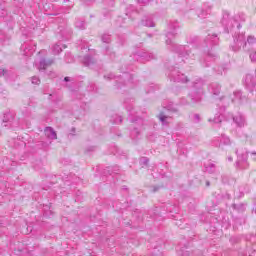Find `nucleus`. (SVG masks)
Instances as JSON below:
<instances>
[{"label":"nucleus","instance_id":"nucleus-1","mask_svg":"<svg viewBox=\"0 0 256 256\" xmlns=\"http://www.w3.org/2000/svg\"><path fill=\"white\" fill-rule=\"evenodd\" d=\"M245 21H247V18L243 13L231 16L228 11H224L221 19V25L225 33H240Z\"/></svg>","mask_w":256,"mask_h":256},{"label":"nucleus","instance_id":"nucleus-2","mask_svg":"<svg viewBox=\"0 0 256 256\" xmlns=\"http://www.w3.org/2000/svg\"><path fill=\"white\" fill-rule=\"evenodd\" d=\"M234 44L231 46L232 51L237 53V51H241V47L245 49L247 45H255L256 44V37L253 35L247 36V41H245V34L243 33H236L233 35Z\"/></svg>","mask_w":256,"mask_h":256},{"label":"nucleus","instance_id":"nucleus-3","mask_svg":"<svg viewBox=\"0 0 256 256\" xmlns=\"http://www.w3.org/2000/svg\"><path fill=\"white\" fill-rule=\"evenodd\" d=\"M175 39L174 33H168L166 34V45L168 46V49L171 51H174V53H178L180 57H189V46H179L177 45L173 40Z\"/></svg>","mask_w":256,"mask_h":256},{"label":"nucleus","instance_id":"nucleus-4","mask_svg":"<svg viewBox=\"0 0 256 256\" xmlns=\"http://www.w3.org/2000/svg\"><path fill=\"white\" fill-rule=\"evenodd\" d=\"M218 101V105L220 107H227V105H229L230 102L235 103L236 105H243L244 103H247V97L243 96V92L236 91L233 93V98L222 96L218 99Z\"/></svg>","mask_w":256,"mask_h":256},{"label":"nucleus","instance_id":"nucleus-5","mask_svg":"<svg viewBox=\"0 0 256 256\" xmlns=\"http://www.w3.org/2000/svg\"><path fill=\"white\" fill-rule=\"evenodd\" d=\"M203 93V80H198L194 83L193 88L188 95L190 103H201V101H203Z\"/></svg>","mask_w":256,"mask_h":256},{"label":"nucleus","instance_id":"nucleus-6","mask_svg":"<svg viewBox=\"0 0 256 256\" xmlns=\"http://www.w3.org/2000/svg\"><path fill=\"white\" fill-rule=\"evenodd\" d=\"M236 155H238V159L236 161V169H239L240 171L249 169V162H247V152L239 154V151L236 150Z\"/></svg>","mask_w":256,"mask_h":256},{"label":"nucleus","instance_id":"nucleus-7","mask_svg":"<svg viewBox=\"0 0 256 256\" xmlns=\"http://www.w3.org/2000/svg\"><path fill=\"white\" fill-rule=\"evenodd\" d=\"M169 77L171 81H174V83H187L188 81L187 76H185V74H181L177 69L171 70Z\"/></svg>","mask_w":256,"mask_h":256},{"label":"nucleus","instance_id":"nucleus-8","mask_svg":"<svg viewBox=\"0 0 256 256\" xmlns=\"http://www.w3.org/2000/svg\"><path fill=\"white\" fill-rule=\"evenodd\" d=\"M244 85L250 93H256V79L253 77V75H246Z\"/></svg>","mask_w":256,"mask_h":256},{"label":"nucleus","instance_id":"nucleus-9","mask_svg":"<svg viewBox=\"0 0 256 256\" xmlns=\"http://www.w3.org/2000/svg\"><path fill=\"white\" fill-rule=\"evenodd\" d=\"M213 9V4L206 2L202 5L200 12L198 13V17L200 19H206L207 15H211V11Z\"/></svg>","mask_w":256,"mask_h":256},{"label":"nucleus","instance_id":"nucleus-10","mask_svg":"<svg viewBox=\"0 0 256 256\" xmlns=\"http://www.w3.org/2000/svg\"><path fill=\"white\" fill-rule=\"evenodd\" d=\"M233 121L235 122L237 127H245V125H247L245 116H243V114L241 113H238L236 116H233Z\"/></svg>","mask_w":256,"mask_h":256},{"label":"nucleus","instance_id":"nucleus-11","mask_svg":"<svg viewBox=\"0 0 256 256\" xmlns=\"http://www.w3.org/2000/svg\"><path fill=\"white\" fill-rule=\"evenodd\" d=\"M125 15H126V17H128V19H133V17H135V15H139V10H137V8H135V6L129 5L126 8Z\"/></svg>","mask_w":256,"mask_h":256},{"label":"nucleus","instance_id":"nucleus-12","mask_svg":"<svg viewBox=\"0 0 256 256\" xmlns=\"http://www.w3.org/2000/svg\"><path fill=\"white\" fill-rule=\"evenodd\" d=\"M209 91L214 97H217V95L221 93V85H219L217 82H214L209 86Z\"/></svg>","mask_w":256,"mask_h":256},{"label":"nucleus","instance_id":"nucleus-13","mask_svg":"<svg viewBox=\"0 0 256 256\" xmlns=\"http://www.w3.org/2000/svg\"><path fill=\"white\" fill-rule=\"evenodd\" d=\"M168 29H170L172 33H177V31H181V24H179L177 20L170 21L168 23Z\"/></svg>","mask_w":256,"mask_h":256},{"label":"nucleus","instance_id":"nucleus-14","mask_svg":"<svg viewBox=\"0 0 256 256\" xmlns=\"http://www.w3.org/2000/svg\"><path fill=\"white\" fill-rule=\"evenodd\" d=\"M50 65H53V59H49V60L42 59L40 60L38 71H45V69H47V67H50Z\"/></svg>","mask_w":256,"mask_h":256},{"label":"nucleus","instance_id":"nucleus-15","mask_svg":"<svg viewBox=\"0 0 256 256\" xmlns=\"http://www.w3.org/2000/svg\"><path fill=\"white\" fill-rule=\"evenodd\" d=\"M44 133L47 137V139H57V132H55V130L52 127H46L44 130Z\"/></svg>","mask_w":256,"mask_h":256},{"label":"nucleus","instance_id":"nucleus-16","mask_svg":"<svg viewBox=\"0 0 256 256\" xmlns=\"http://www.w3.org/2000/svg\"><path fill=\"white\" fill-rule=\"evenodd\" d=\"M208 45H217L219 38H217V34H209L206 38Z\"/></svg>","mask_w":256,"mask_h":256},{"label":"nucleus","instance_id":"nucleus-17","mask_svg":"<svg viewBox=\"0 0 256 256\" xmlns=\"http://www.w3.org/2000/svg\"><path fill=\"white\" fill-rule=\"evenodd\" d=\"M206 173L213 174L217 171V166L213 162H208L204 165Z\"/></svg>","mask_w":256,"mask_h":256},{"label":"nucleus","instance_id":"nucleus-18","mask_svg":"<svg viewBox=\"0 0 256 256\" xmlns=\"http://www.w3.org/2000/svg\"><path fill=\"white\" fill-rule=\"evenodd\" d=\"M210 123H215L216 125L219 123H223V114H221L220 112L216 113L214 118H210L208 120Z\"/></svg>","mask_w":256,"mask_h":256},{"label":"nucleus","instance_id":"nucleus-19","mask_svg":"<svg viewBox=\"0 0 256 256\" xmlns=\"http://www.w3.org/2000/svg\"><path fill=\"white\" fill-rule=\"evenodd\" d=\"M83 63L85 65V67H91L93 64H95V58H93L89 55L84 56Z\"/></svg>","mask_w":256,"mask_h":256},{"label":"nucleus","instance_id":"nucleus-20","mask_svg":"<svg viewBox=\"0 0 256 256\" xmlns=\"http://www.w3.org/2000/svg\"><path fill=\"white\" fill-rule=\"evenodd\" d=\"M74 25H75L76 29H79L80 31H85V29H86L85 20H81V19L77 18Z\"/></svg>","mask_w":256,"mask_h":256},{"label":"nucleus","instance_id":"nucleus-21","mask_svg":"<svg viewBox=\"0 0 256 256\" xmlns=\"http://www.w3.org/2000/svg\"><path fill=\"white\" fill-rule=\"evenodd\" d=\"M120 79L123 80L122 83H124V85H127V83H131V81H133V75L129 73H123Z\"/></svg>","mask_w":256,"mask_h":256},{"label":"nucleus","instance_id":"nucleus-22","mask_svg":"<svg viewBox=\"0 0 256 256\" xmlns=\"http://www.w3.org/2000/svg\"><path fill=\"white\" fill-rule=\"evenodd\" d=\"M139 135H141V132L139 131V128L134 127V129L130 133L131 139L136 141V139H139Z\"/></svg>","mask_w":256,"mask_h":256},{"label":"nucleus","instance_id":"nucleus-23","mask_svg":"<svg viewBox=\"0 0 256 256\" xmlns=\"http://www.w3.org/2000/svg\"><path fill=\"white\" fill-rule=\"evenodd\" d=\"M141 23L144 27H155V22L149 18L142 19Z\"/></svg>","mask_w":256,"mask_h":256},{"label":"nucleus","instance_id":"nucleus-24","mask_svg":"<svg viewBox=\"0 0 256 256\" xmlns=\"http://www.w3.org/2000/svg\"><path fill=\"white\" fill-rule=\"evenodd\" d=\"M222 145H231V139L228 136H225V134H222L220 139V146Z\"/></svg>","mask_w":256,"mask_h":256},{"label":"nucleus","instance_id":"nucleus-25","mask_svg":"<svg viewBox=\"0 0 256 256\" xmlns=\"http://www.w3.org/2000/svg\"><path fill=\"white\" fill-rule=\"evenodd\" d=\"M158 117L162 125H167L169 123L167 122V119H169V116L165 115V113L161 112Z\"/></svg>","mask_w":256,"mask_h":256},{"label":"nucleus","instance_id":"nucleus-26","mask_svg":"<svg viewBox=\"0 0 256 256\" xmlns=\"http://www.w3.org/2000/svg\"><path fill=\"white\" fill-rule=\"evenodd\" d=\"M61 51H63V48H61V45L59 44H55L53 47H52V53L54 55H59V53H61Z\"/></svg>","mask_w":256,"mask_h":256},{"label":"nucleus","instance_id":"nucleus-27","mask_svg":"<svg viewBox=\"0 0 256 256\" xmlns=\"http://www.w3.org/2000/svg\"><path fill=\"white\" fill-rule=\"evenodd\" d=\"M143 59H145L146 61H151L152 59H155V56L153 53H149V52H145L142 55Z\"/></svg>","mask_w":256,"mask_h":256},{"label":"nucleus","instance_id":"nucleus-28","mask_svg":"<svg viewBox=\"0 0 256 256\" xmlns=\"http://www.w3.org/2000/svg\"><path fill=\"white\" fill-rule=\"evenodd\" d=\"M106 7H115V0H102Z\"/></svg>","mask_w":256,"mask_h":256},{"label":"nucleus","instance_id":"nucleus-29","mask_svg":"<svg viewBox=\"0 0 256 256\" xmlns=\"http://www.w3.org/2000/svg\"><path fill=\"white\" fill-rule=\"evenodd\" d=\"M102 41L103 43H111V36L109 34H103Z\"/></svg>","mask_w":256,"mask_h":256},{"label":"nucleus","instance_id":"nucleus-30","mask_svg":"<svg viewBox=\"0 0 256 256\" xmlns=\"http://www.w3.org/2000/svg\"><path fill=\"white\" fill-rule=\"evenodd\" d=\"M31 83H32V85H39L41 83V79H39V77H37V76H33L31 78Z\"/></svg>","mask_w":256,"mask_h":256},{"label":"nucleus","instance_id":"nucleus-31","mask_svg":"<svg viewBox=\"0 0 256 256\" xmlns=\"http://www.w3.org/2000/svg\"><path fill=\"white\" fill-rule=\"evenodd\" d=\"M121 23H125V18H123L122 16H119L116 20L117 27H123V25H121Z\"/></svg>","mask_w":256,"mask_h":256},{"label":"nucleus","instance_id":"nucleus-32","mask_svg":"<svg viewBox=\"0 0 256 256\" xmlns=\"http://www.w3.org/2000/svg\"><path fill=\"white\" fill-rule=\"evenodd\" d=\"M249 57L252 63H256V50L252 51Z\"/></svg>","mask_w":256,"mask_h":256},{"label":"nucleus","instance_id":"nucleus-33","mask_svg":"<svg viewBox=\"0 0 256 256\" xmlns=\"http://www.w3.org/2000/svg\"><path fill=\"white\" fill-rule=\"evenodd\" d=\"M102 14L104 17H111V10L104 8Z\"/></svg>","mask_w":256,"mask_h":256},{"label":"nucleus","instance_id":"nucleus-34","mask_svg":"<svg viewBox=\"0 0 256 256\" xmlns=\"http://www.w3.org/2000/svg\"><path fill=\"white\" fill-rule=\"evenodd\" d=\"M193 121L194 123H199V121H201V116L199 114H194Z\"/></svg>","mask_w":256,"mask_h":256},{"label":"nucleus","instance_id":"nucleus-35","mask_svg":"<svg viewBox=\"0 0 256 256\" xmlns=\"http://www.w3.org/2000/svg\"><path fill=\"white\" fill-rule=\"evenodd\" d=\"M151 0H137V3H139V5H149Z\"/></svg>","mask_w":256,"mask_h":256},{"label":"nucleus","instance_id":"nucleus-36","mask_svg":"<svg viewBox=\"0 0 256 256\" xmlns=\"http://www.w3.org/2000/svg\"><path fill=\"white\" fill-rule=\"evenodd\" d=\"M117 77H115V75L113 74H107V75H104V79H108V81H111V79H116Z\"/></svg>","mask_w":256,"mask_h":256},{"label":"nucleus","instance_id":"nucleus-37","mask_svg":"<svg viewBox=\"0 0 256 256\" xmlns=\"http://www.w3.org/2000/svg\"><path fill=\"white\" fill-rule=\"evenodd\" d=\"M0 17H7V11L5 9L0 10Z\"/></svg>","mask_w":256,"mask_h":256},{"label":"nucleus","instance_id":"nucleus-38","mask_svg":"<svg viewBox=\"0 0 256 256\" xmlns=\"http://www.w3.org/2000/svg\"><path fill=\"white\" fill-rule=\"evenodd\" d=\"M141 163H143V165H148V163H149V158H142L141 159Z\"/></svg>","mask_w":256,"mask_h":256},{"label":"nucleus","instance_id":"nucleus-39","mask_svg":"<svg viewBox=\"0 0 256 256\" xmlns=\"http://www.w3.org/2000/svg\"><path fill=\"white\" fill-rule=\"evenodd\" d=\"M4 75H7V70L0 68V77H4Z\"/></svg>","mask_w":256,"mask_h":256},{"label":"nucleus","instance_id":"nucleus-40","mask_svg":"<svg viewBox=\"0 0 256 256\" xmlns=\"http://www.w3.org/2000/svg\"><path fill=\"white\" fill-rule=\"evenodd\" d=\"M85 5H92V3H95V0H84Z\"/></svg>","mask_w":256,"mask_h":256},{"label":"nucleus","instance_id":"nucleus-41","mask_svg":"<svg viewBox=\"0 0 256 256\" xmlns=\"http://www.w3.org/2000/svg\"><path fill=\"white\" fill-rule=\"evenodd\" d=\"M114 123H123V118H121V116H118Z\"/></svg>","mask_w":256,"mask_h":256},{"label":"nucleus","instance_id":"nucleus-42","mask_svg":"<svg viewBox=\"0 0 256 256\" xmlns=\"http://www.w3.org/2000/svg\"><path fill=\"white\" fill-rule=\"evenodd\" d=\"M251 155H252V159L256 161V152H252Z\"/></svg>","mask_w":256,"mask_h":256},{"label":"nucleus","instance_id":"nucleus-43","mask_svg":"<svg viewBox=\"0 0 256 256\" xmlns=\"http://www.w3.org/2000/svg\"><path fill=\"white\" fill-rule=\"evenodd\" d=\"M106 54L111 55V51L109 50V47H106Z\"/></svg>","mask_w":256,"mask_h":256},{"label":"nucleus","instance_id":"nucleus-44","mask_svg":"<svg viewBox=\"0 0 256 256\" xmlns=\"http://www.w3.org/2000/svg\"><path fill=\"white\" fill-rule=\"evenodd\" d=\"M227 160L231 163V162H233V157L229 156V157L227 158Z\"/></svg>","mask_w":256,"mask_h":256},{"label":"nucleus","instance_id":"nucleus-45","mask_svg":"<svg viewBox=\"0 0 256 256\" xmlns=\"http://www.w3.org/2000/svg\"><path fill=\"white\" fill-rule=\"evenodd\" d=\"M69 79H70L69 77H65L64 81H66V83H67L69 81Z\"/></svg>","mask_w":256,"mask_h":256},{"label":"nucleus","instance_id":"nucleus-46","mask_svg":"<svg viewBox=\"0 0 256 256\" xmlns=\"http://www.w3.org/2000/svg\"><path fill=\"white\" fill-rule=\"evenodd\" d=\"M158 190H159V188L154 187L153 192L155 193V192L158 191Z\"/></svg>","mask_w":256,"mask_h":256},{"label":"nucleus","instance_id":"nucleus-47","mask_svg":"<svg viewBox=\"0 0 256 256\" xmlns=\"http://www.w3.org/2000/svg\"><path fill=\"white\" fill-rule=\"evenodd\" d=\"M139 123H143V120L141 118H139Z\"/></svg>","mask_w":256,"mask_h":256},{"label":"nucleus","instance_id":"nucleus-48","mask_svg":"<svg viewBox=\"0 0 256 256\" xmlns=\"http://www.w3.org/2000/svg\"><path fill=\"white\" fill-rule=\"evenodd\" d=\"M206 185H207V187H209L210 183H209V182H207V183H206Z\"/></svg>","mask_w":256,"mask_h":256},{"label":"nucleus","instance_id":"nucleus-49","mask_svg":"<svg viewBox=\"0 0 256 256\" xmlns=\"http://www.w3.org/2000/svg\"><path fill=\"white\" fill-rule=\"evenodd\" d=\"M127 111H131V109H129V107L127 108Z\"/></svg>","mask_w":256,"mask_h":256},{"label":"nucleus","instance_id":"nucleus-50","mask_svg":"<svg viewBox=\"0 0 256 256\" xmlns=\"http://www.w3.org/2000/svg\"><path fill=\"white\" fill-rule=\"evenodd\" d=\"M91 18H93L94 16L93 15H90Z\"/></svg>","mask_w":256,"mask_h":256},{"label":"nucleus","instance_id":"nucleus-51","mask_svg":"<svg viewBox=\"0 0 256 256\" xmlns=\"http://www.w3.org/2000/svg\"><path fill=\"white\" fill-rule=\"evenodd\" d=\"M148 37H151V34H148Z\"/></svg>","mask_w":256,"mask_h":256},{"label":"nucleus","instance_id":"nucleus-52","mask_svg":"<svg viewBox=\"0 0 256 256\" xmlns=\"http://www.w3.org/2000/svg\"><path fill=\"white\" fill-rule=\"evenodd\" d=\"M208 57H211V54H208Z\"/></svg>","mask_w":256,"mask_h":256},{"label":"nucleus","instance_id":"nucleus-53","mask_svg":"<svg viewBox=\"0 0 256 256\" xmlns=\"http://www.w3.org/2000/svg\"><path fill=\"white\" fill-rule=\"evenodd\" d=\"M52 15H57V14H52Z\"/></svg>","mask_w":256,"mask_h":256},{"label":"nucleus","instance_id":"nucleus-54","mask_svg":"<svg viewBox=\"0 0 256 256\" xmlns=\"http://www.w3.org/2000/svg\"><path fill=\"white\" fill-rule=\"evenodd\" d=\"M114 173H117V172H114Z\"/></svg>","mask_w":256,"mask_h":256}]
</instances>
